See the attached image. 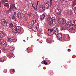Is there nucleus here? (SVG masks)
<instances>
[{"label":"nucleus","instance_id":"f257e3e1","mask_svg":"<svg viewBox=\"0 0 76 76\" xmlns=\"http://www.w3.org/2000/svg\"><path fill=\"white\" fill-rule=\"evenodd\" d=\"M55 18L54 17H53L51 18V17L49 16L47 20L48 21V23H49L48 26L49 28L51 27L52 25H56L57 20L55 19Z\"/></svg>","mask_w":76,"mask_h":76},{"label":"nucleus","instance_id":"f03ea898","mask_svg":"<svg viewBox=\"0 0 76 76\" xmlns=\"http://www.w3.org/2000/svg\"><path fill=\"white\" fill-rule=\"evenodd\" d=\"M10 28H12V31H13L14 33H20L21 31V28L20 27L18 26L16 27H13V25L12 23H10L9 25Z\"/></svg>","mask_w":76,"mask_h":76},{"label":"nucleus","instance_id":"7ed1b4c3","mask_svg":"<svg viewBox=\"0 0 76 76\" xmlns=\"http://www.w3.org/2000/svg\"><path fill=\"white\" fill-rule=\"evenodd\" d=\"M65 26L66 29L69 28V30L70 31H72V30H75L76 28L75 26L72 23H70L69 25V23H66Z\"/></svg>","mask_w":76,"mask_h":76},{"label":"nucleus","instance_id":"20e7f679","mask_svg":"<svg viewBox=\"0 0 76 76\" xmlns=\"http://www.w3.org/2000/svg\"><path fill=\"white\" fill-rule=\"evenodd\" d=\"M8 15H9V18L11 19L13 22L16 20V18H15V17L12 13H8Z\"/></svg>","mask_w":76,"mask_h":76},{"label":"nucleus","instance_id":"39448f33","mask_svg":"<svg viewBox=\"0 0 76 76\" xmlns=\"http://www.w3.org/2000/svg\"><path fill=\"white\" fill-rule=\"evenodd\" d=\"M8 40L9 42L11 43L13 42H16L17 41V38L14 36L12 38H8Z\"/></svg>","mask_w":76,"mask_h":76},{"label":"nucleus","instance_id":"423d86ee","mask_svg":"<svg viewBox=\"0 0 76 76\" xmlns=\"http://www.w3.org/2000/svg\"><path fill=\"white\" fill-rule=\"evenodd\" d=\"M53 30L54 32L52 34H54L55 35L57 36L58 34V32H59L58 28L57 27H54Z\"/></svg>","mask_w":76,"mask_h":76},{"label":"nucleus","instance_id":"0eeeda50","mask_svg":"<svg viewBox=\"0 0 76 76\" xmlns=\"http://www.w3.org/2000/svg\"><path fill=\"white\" fill-rule=\"evenodd\" d=\"M55 11L56 14L58 15H61V10L58 8H56L55 10Z\"/></svg>","mask_w":76,"mask_h":76},{"label":"nucleus","instance_id":"6e6552de","mask_svg":"<svg viewBox=\"0 0 76 76\" xmlns=\"http://www.w3.org/2000/svg\"><path fill=\"white\" fill-rule=\"evenodd\" d=\"M58 23L59 24H66V21L64 18H59L58 19Z\"/></svg>","mask_w":76,"mask_h":76},{"label":"nucleus","instance_id":"1a4fd4ad","mask_svg":"<svg viewBox=\"0 0 76 76\" xmlns=\"http://www.w3.org/2000/svg\"><path fill=\"white\" fill-rule=\"evenodd\" d=\"M17 16L19 19H22V18H23L25 16V15L23 13L18 12Z\"/></svg>","mask_w":76,"mask_h":76},{"label":"nucleus","instance_id":"9d476101","mask_svg":"<svg viewBox=\"0 0 76 76\" xmlns=\"http://www.w3.org/2000/svg\"><path fill=\"white\" fill-rule=\"evenodd\" d=\"M37 26L35 27V25H33L31 29L34 32H37L38 31V23H37Z\"/></svg>","mask_w":76,"mask_h":76},{"label":"nucleus","instance_id":"9b49d317","mask_svg":"<svg viewBox=\"0 0 76 76\" xmlns=\"http://www.w3.org/2000/svg\"><path fill=\"white\" fill-rule=\"evenodd\" d=\"M1 23L2 25L4 26H7V23L6 21V20L4 19L2 20H1Z\"/></svg>","mask_w":76,"mask_h":76},{"label":"nucleus","instance_id":"f8f14e48","mask_svg":"<svg viewBox=\"0 0 76 76\" xmlns=\"http://www.w3.org/2000/svg\"><path fill=\"white\" fill-rule=\"evenodd\" d=\"M36 23V20L35 19H33V21L31 22V23H29V26H33V25H35V24Z\"/></svg>","mask_w":76,"mask_h":76},{"label":"nucleus","instance_id":"ddd939ff","mask_svg":"<svg viewBox=\"0 0 76 76\" xmlns=\"http://www.w3.org/2000/svg\"><path fill=\"white\" fill-rule=\"evenodd\" d=\"M39 12H42V13L44 12L45 10V8H44V7H42L41 6H39Z\"/></svg>","mask_w":76,"mask_h":76},{"label":"nucleus","instance_id":"4468645a","mask_svg":"<svg viewBox=\"0 0 76 76\" xmlns=\"http://www.w3.org/2000/svg\"><path fill=\"white\" fill-rule=\"evenodd\" d=\"M5 36V33L3 31H0V37L1 38H4Z\"/></svg>","mask_w":76,"mask_h":76},{"label":"nucleus","instance_id":"2eb2a0df","mask_svg":"<svg viewBox=\"0 0 76 76\" xmlns=\"http://www.w3.org/2000/svg\"><path fill=\"white\" fill-rule=\"evenodd\" d=\"M57 38L58 39H61L63 37L62 36V34L61 33H58L57 36Z\"/></svg>","mask_w":76,"mask_h":76},{"label":"nucleus","instance_id":"dca6fc26","mask_svg":"<svg viewBox=\"0 0 76 76\" xmlns=\"http://www.w3.org/2000/svg\"><path fill=\"white\" fill-rule=\"evenodd\" d=\"M46 16V15L45 14H43L41 15L40 16V19L41 20H44L45 19V18Z\"/></svg>","mask_w":76,"mask_h":76},{"label":"nucleus","instance_id":"f3484780","mask_svg":"<svg viewBox=\"0 0 76 76\" xmlns=\"http://www.w3.org/2000/svg\"><path fill=\"white\" fill-rule=\"evenodd\" d=\"M1 44L3 45H4V44H6V45L7 44V42L6 41V40H5L4 39H2L1 40Z\"/></svg>","mask_w":76,"mask_h":76},{"label":"nucleus","instance_id":"a211bd4d","mask_svg":"<svg viewBox=\"0 0 76 76\" xmlns=\"http://www.w3.org/2000/svg\"><path fill=\"white\" fill-rule=\"evenodd\" d=\"M44 7V9H49V5L48 4H44V6H43Z\"/></svg>","mask_w":76,"mask_h":76},{"label":"nucleus","instance_id":"6ab92c4d","mask_svg":"<svg viewBox=\"0 0 76 76\" xmlns=\"http://www.w3.org/2000/svg\"><path fill=\"white\" fill-rule=\"evenodd\" d=\"M52 0H53L54 2H55V0H50V7H51L52 5L53 4V2Z\"/></svg>","mask_w":76,"mask_h":76},{"label":"nucleus","instance_id":"aec40b11","mask_svg":"<svg viewBox=\"0 0 76 76\" xmlns=\"http://www.w3.org/2000/svg\"><path fill=\"white\" fill-rule=\"evenodd\" d=\"M75 5H76V0L73 1L72 6H73V7H74Z\"/></svg>","mask_w":76,"mask_h":76},{"label":"nucleus","instance_id":"412c9836","mask_svg":"<svg viewBox=\"0 0 76 76\" xmlns=\"http://www.w3.org/2000/svg\"><path fill=\"white\" fill-rule=\"evenodd\" d=\"M4 61V58L3 57H2L0 59V61L1 62H3V61Z\"/></svg>","mask_w":76,"mask_h":76},{"label":"nucleus","instance_id":"4be33fe9","mask_svg":"<svg viewBox=\"0 0 76 76\" xmlns=\"http://www.w3.org/2000/svg\"><path fill=\"white\" fill-rule=\"evenodd\" d=\"M44 4H46V5L48 4V5H49V1H46L45 2Z\"/></svg>","mask_w":76,"mask_h":76},{"label":"nucleus","instance_id":"5701e85b","mask_svg":"<svg viewBox=\"0 0 76 76\" xmlns=\"http://www.w3.org/2000/svg\"><path fill=\"white\" fill-rule=\"evenodd\" d=\"M35 4H33L32 5V6L34 9H36V7H37V5H35Z\"/></svg>","mask_w":76,"mask_h":76},{"label":"nucleus","instance_id":"b1692460","mask_svg":"<svg viewBox=\"0 0 76 76\" xmlns=\"http://www.w3.org/2000/svg\"><path fill=\"white\" fill-rule=\"evenodd\" d=\"M46 41L47 43H50V38L47 39Z\"/></svg>","mask_w":76,"mask_h":76},{"label":"nucleus","instance_id":"393cba45","mask_svg":"<svg viewBox=\"0 0 76 76\" xmlns=\"http://www.w3.org/2000/svg\"><path fill=\"white\" fill-rule=\"evenodd\" d=\"M4 5L5 6L7 7H10V6L9 5V3H5Z\"/></svg>","mask_w":76,"mask_h":76},{"label":"nucleus","instance_id":"a878e982","mask_svg":"<svg viewBox=\"0 0 76 76\" xmlns=\"http://www.w3.org/2000/svg\"><path fill=\"white\" fill-rule=\"evenodd\" d=\"M9 49L10 51H13V50H14L15 49L13 47H10L9 48Z\"/></svg>","mask_w":76,"mask_h":76},{"label":"nucleus","instance_id":"bb28decb","mask_svg":"<svg viewBox=\"0 0 76 76\" xmlns=\"http://www.w3.org/2000/svg\"><path fill=\"white\" fill-rule=\"evenodd\" d=\"M74 12L75 14H76V7H74Z\"/></svg>","mask_w":76,"mask_h":76},{"label":"nucleus","instance_id":"cd10ccee","mask_svg":"<svg viewBox=\"0 0 76 76\" xmlns=\"http://www.w3.org/2000/svg\"><path fill=\"white\" fill-rule=\"evenodd\" d=\"M43 61L44 62V64H45V65H47V64H48L47 62L46 61H45V60H43Z\"/></svg>","mask_w":76,"mask_h":76},{"label":"nucleus","instance_id":"c85d7f7f","mask_svg":"<svg viewBox=\"0 0 76 76\" xmlns=\"http://www.w3.org/2000/svg\"><path fill=\"white\" fill-rule=\"evenodd\" d=\"M65 30V28H64V27H62L61 28V31H62V30Z\"/></svg>","mask_w":76,"mask_h":76},{"label":"nucleus","instance_id":"c756f323","mask_svg":"<svg viewBox=\"0 0 76 76\" xmlns=\"http://www.w3.org/2000/svg\"><path fill=\"white\" fill-rule=\"evenodd\" d=\"M9 56H10V57H12V56H13V54H12V53H10L9 54Z\"/></svg>","mask_w":76,"mask_h":76},{"label":"nucleus","instance_id":"7c9ffc66","mask_svg":"<svg viewBox=\"0 0 76 76\" xmlns=\"http://www.w3.org/2000/svg\"><path fill=\"white\" fill-rule=\"evenodd\" d=\"M11 9H9V10L8 11V13H11Z\"/></svg>","mask_w":76,"mask_h":76},{"label":"nucleus","instance_id":"2f4dec72","mask_svg":"<svg viewBox=\"0 0 76 76\" xmlns=\"http://www.w3.org/2000/svg\"><path fill=\"white\" fill-rule=\"evenodd\" d=\"M13 9H14L15 10H16V7L15 6V5H13Z\"/></svg>","mask_w":76,"mask_h":76},{"label":"nucleus","instance_id":"473e14b6","mask_svg":"<svg viewBox=\"0 0 76 76\" xmlns=\"http://www.w3.org/2000/svg\"><path fill=\"white\" fill-rule=\"evenodd\" d=\"M53 30H54V29H50V33H53L52 32L53 31Z\"/></svg>","mask_w":76,"mask_h":76},{"label":"nucleus","instance_id":"72a5a7b5","mask_svg":"<svg viewBox=\"0 0 76 76\" xmlns=\"http://www.w3.org/2000/svg\"><path fill=\"white\" fill-rule=\"evenodd\" d=\"M2 50L3 51V52H4L5 51H6V49H5V48L4 47H3L2 48Z\"/></svg>","mask_w":76,"mask_h":76},{"label":"nucleus","instance_id":"f704fd0d","mask_svg":"<svg viewBox=\"0 0 76 76\" xmlns=\"http://www.w3.org/2000/svg\"><path fill=\"white\" fill-rule=\"evenodd\" d=\"M2 3H5V0H2Z\"/></svg>","mask_w":76,"mask_h":76},{"label":"nucleus","instance_id":"c9c22d12","mask_svg":"<svg viewBox=\"0 0 76 76\" xmlns=\"http://www.w3.org/2000/svg\"><path fill=\"white\" fill-rule=\"evenodd\" d=\"M14 14L15 16H16V12H15Z\"/></svg>","mask_w":76,"mask_h":76},{"label":"nucleus","instance_id":"e433bc0d","mask_svg":"<svg viewBox=\"0 0 76 76\" xmlns=\"http://www.w3.org/2000/svg\"><path fill=\"white\" fill-rule=\"evenodd\" d=\"M38 3H39V1H37V5H38Z\"/></svg>","mask_w":76,"mask_h":76},{"label":"nucleus","instance_id":"4c0bfd02","mask_svg":"<svg viewBox=\"0 0 76 76\" xmlns=\"http://www.w3.org/2000/svg\"><path fill=\"white\" fill-rule=\"evenodd\" d=\"M38 31L39 32H41V31H40V30H39V29L38 30Z\"/></svg>","mask_w":76,"mask_h":76},{"label":"nucleus","instance_id":"58836bf2","mask_svg":"<svg viewBox=\"0 0 76 76\" xmlns=\"http://www.w3.org/2000/svg\"><path fill=\"white\" fill-rule=\"evenodd\" d=\"M12 72H15V70L13 69V70H12Z\"/></svg>","mask_w":76,"mask_h":76},{"label":"nucleus","instance_id":"ea45409f","mask_svg":"<svg viewBox=\"0 0 76 76\" xmlns=\"http://www.w3.org/2000/svg\"><path fill=\"white\" fill-rule=\"evenodd\" d=\"M70 49H68V51H70Z\"/></svg>","mask_w":76,"mask_h":76},{"label":"nucleus","instance_id":"a19ab883","mask_svg":"<svg viewBox=\"0 0 76 76\" xmlns=\"http://www.w3.org/2000/svg\"><path fill=\"white\" fill-rule=\"evenodd\" d=\"M1 3L0 2V8L1 7Z\"/></svg>","mask_w":76,"mask_h":76},{"label":"nucleus","instance_id":"79ce46f5","mask_svg":"<svg viewBox=\"0 0 76 76\" xmlns=\"http://www.w3.org/2000/svg\"><path fill=\"white\" fill-rule=\"evenodd\" d=\"M61 1H64V0H60Z\"/></svg>","mask_w":76,"mask_h":76},{"label":"nucleus","instance_id":"37998d69","mask_svg":"<svg viewBox=\"0 0 76 76\" xmlns=\"http://www.w3.org/2000/svg\"><path fill=\"white\" fill-rule=\"evenodd\" d=\"M1 44H0V48L1 47Z\"/></svg>","mask_w":76,"mask_h":76},{"label":"nucleus","instance_id":"c03bdc74","mask_svg":"<svg viewBox=\"0 0 76 76\" xmlns=\"http://www.w3.org/2000/svg\"><path fill=\"white\" fill-rule=\"evenodd\" d=\"M39 41V39H37V41Z\"/></svg>","mask_w":76,"mask_h":76},{"label":"nucleus","instance_id":"a18cd8bd","mask_svg":"<svg viewBox=\"0 0 76 76\" xmlns=\"http://www.w3.org/2000/svg\"><path fill=\"white\" fill-rule=\"evenodd\" d=\"M1 53V50H0V53Z\"/></svg>","mask_w":76,"mask_h":76},{"label":"nucleus","instance_id":"49530a36","mask_svg":"<svg viewBox=\"0 0 76 76\" xmlns=\"http://www.w3.org/2000/svg\"><path fill=\"white\" fill-rule=\"evenodd\" d=\"M50 30V29H48V31H49Z\"/></svg>","mask_w":76,"mask_h":76},{"label":"nucleus","instance_id":"de8ad7c7","mask_svg":"<svg viewBox=\"0 0 76 76\" xmlns=\"http://www.w3.org/2000/svg\"><path fill=\"white\" fill-rule=\"evenodd\" d=\"M40 44H42V42H40Z\"/></svg>","mask_w":76,"mask_h":76},{"label":"nucleus","instance_id":"09e8293b","mask_svg":"<svg viewBox=\"0 0 76 76\" xmlns=\"http://www.w3.org/2000/svg\"><path fill=\"white\" fill-rule=\"evenodd\" d=\"M28 48H27V50H28Z\"/></svg>","mask_w":76,"mask_h":76},{"label":"nucleus","instance_id":"8fccbe9b","mask_svg":"<svg viewBox=\"0 0 76 76\" xmlns=\"http://www.w3.org/2000/svg\"><path fill=\"white\" fill-rule=\"evenodd\" d=\"M28 53H29V52H28Z\"/></svg>","mask_w":76,"mask_h":76},{"label":"nucleus","instance_id":"3c124183","mask_svg":"<svg viewBox=\"0 0 76 76\" xmlns=\"http://www.w3.org/2000/svg\"><path fill=\"white\" fill-rule=\"evenodd\" d=\"M35 10H36V9H35Z\"/></svg>","mask_w":76,"mask_h":76}]
</instances>
